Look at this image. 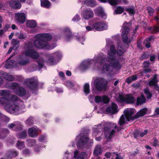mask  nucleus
Returning a JSON list of instances; mask_svg holds the SVG:
<instances>
[{"instance_id": "1", "label": "nucleus", "mask_w": 159, "mask_h": 159, "mask_svg": "<svg viewBox=\"0 0 159 159\" xmlns=\"http://www.w3.org/2000/svg\"><path fill=\"white\" fill-rule=\"evenodd\" d=\"M36 39L34 42V44L36 47L40 48L49 49L50 46L48 42L52 39V36L49 33L38 34L35 36Z\"/></svg>"}, {"instance_id": "2", "label": "nucleus", "mask_w": 159, "mask_h": 159, "mask_svg": "<svg viewBox=\"0 0 159 159\" xmlns=\"http://www.w3.org/2000/svg\"><path fill=\"white\" fill-rule=\"evenodd\" d=\"M74 37L76 38L78 41H80L82 39L83 41H84L85 39L83 37H80L79 36H75L73 34L70 29L68 27H65L62 30V34L60 37L62 39H64L66 41H69L72 39Z\"/></svg>"}, {"instance_id": "3", "label": "nucleus", "mask_w": 159, "mask_h": 159, "mask_svg": "<svg viewBox=\"0 0 159 159\" xmlns=\"http://www.w3.org/2000/svg\"><path fill=\"white\" fill-rule=\"evenodd\" d=\"M94 85L96 89L99 91L103 90L105 91L108 89V82L103 78L96 79L94 82Z\"/></svg>"}, {"instance_id": "4", "label": "nucleus", "mask_w": 159, "mask_h": 159, "mask_svg": "<svg viewBox=\"0 0 159 159\" xmlns=\"http://www.w3.org/2000/svg\"><path fill=\"white\" fill-rule=\"evenodd\" d=\"M100 60L99 62L100 65H102L105 62H108L111 65V66L115 69H120L121 68L120 65L119 61L118 60L114 61L109 58V56L106 57H102L98 58Z\"/></svg>"}, {"instance_id": "5", "label": "nucleus", "mask_w": 159, "mask_h": 159, "mask_svg": "<svg viewBox=\"0 0 159 159\" xmlns=\"http://www.w3.org/2000/svg\"><path fill=\"white\" fill-rule=\"evenodd\" d=\"M86 134L84 135L80 136L79 140L77 143L78 147L82 148H86V146L89 140V130L86 131Z\"/></svg>"}, {"instance_id": "6", "label": "nucleus", "mask_w": 159, "mask_h": 159, "mask_svg": "<svg viewBox=\"0 0 159 159\" xmlns=\"http://www.w3.org/2000/svg\"><path fill=\"white\" fill-rule=\"evenodd\" d=\"M26 84L27 88L31 91L35 90L38 86L37 81L35 79L32 78L28 79Z\"/></svg>"}, {"instance_id": "7", "label": "nucleus", "mask_w": 159, "mask_h": 159, "mask_svg": "<svg viewBox=\"0 0 159 159\" xmlns=\"http://www.w3.org/2000/svg\"><path fill=\"white\" fill-rule=\"evenodd\" d=\"M93 28L97 31H101L107 29V25L103 21L96 22L93 25Z\"/></svg>"}, {"instance_id": "8", "label": "nucleus", "mask_w": 159, "mask_h": 159, "mask_svg": "<svg viewBox=\"0 0 159 159\" xmlns=\"http://www.w3.org/2000/svg\"><path fill=\"white\" fill-rule=\"evenodd\" d=\"M5 108L8 112L11 113H14L19 111V106L15 104H9L5 106Z\"/></svg>"}, {"instance_id": "9", "label": "nucleus", "mask_w": 159, "mask_h": 159, "mask_svg": "<svg viewBox=\"0 0 159 159\" xmlns=\"http://www.w3.org/2000/svg\"><path fill=\"white\" fill-rule=\"evenodd\" d=\"M16 21L20 24H23L26 21V17L24 13H17L15 14Z\"/></svg>"}, {"instance_id": "10", "label": "nucleus", "mask_w": 159, "mask_h": 159, "mask_svg": "<svg viewBox=\"0 0 159 159\" xmlns=\"http://www.w3.org/2000/svg\"><path fill=\"white\" fill-rule=\"evenodd\" d=\"M26 56L30 57L35 59H38L39 57V54L33 49H28L25 52Z\"/></svg>"}, {"instance_id": "11", "label": "nucleus", "mask_w": 159, "mask_h": 159, "mask_svg": "<svg viewBox=\"0 0 159 159\" xmlns=\"http://www.w3.org/2000/svg\"><path fill=\"white\" fill-rule=\"evenodd\" d=\"M134 113V109H131L126 111V112L124 111V113L125 114L126 118L128 121L134 120L135 119L137 118L134 116H133V115Z\"/></svg>"}, {"instance_id": "12", "label": "nucleus", "mask_w": 159, "mask_h": 159, "mask_svg": "<svg viewBox=\"0 0 159 159\" xmlns=\"http://www.w3.org/2000/svg\"><path fill=\"white\" fill-rule=\"evenodd\" d=\"M94 12L97 16L99 17L105 19L107 16L104 12L103 8L101 7H98L95 8L94 10Z\"/></svg>"}, {"instance_id": "13", "label": "nucleus", "mask_w": 159, "mask_h": 159, "mask_svg": "<svg viewBox=\"0 0 159 159\" xmlns=\"http://www.w3.org/2000/svg\"><path fill=\"white\" fill-rule=\"evenodd\" d=\"M110 51V52L108 53V56H109V58L114 61H116L117 60L116 59L115 55L116 54V51L115 45H111Z\"/></svg>"}, {"instance_id": "14", "label": "nucleus", "mask_w": 159, "mask_h": 159, "mask_svg": "<svg viewBox=\"0 0 159 159\" xmlns=\"http://www.w3.org/2000/svg\"><path fill=\"white\" fill-rule=\"evenodd\" d=\"M117 105L114 102H112L111 106L106 108V111L109 113L114 114L117 112L118 111L117 110Z\"/></svg>"}, {"instance_id": "15", "label": "nucleus", "mask_w": 159, "mask_h": 159, "mask_svg": "<svg viewBox=\"0 0 159 159\" xmlns=\"http://www.w3.org/2000/svg\"><path fill=\"white\" fill-rule=\"evenodd\" d=\"M10 7L16 10L20 9L21 6V3L18 0H11L9 2Z\"/></svg>"}, {"instance_id": "16", "label": "nucleus", "mask_w": 159, "mask_h": 159, "mask_svg": "<svg viewBox=\"0 0 159 159\" xmlns=\"http://www.w3.org/2000/svg\"><path fill=\"white\" fill-rule=\"evenodd\" d=\"M14 93L20 97L25 96L26 93V90L24 88L19 87L17 89L14 90Z\"/></svg>"}, {"instance_id": "17", "label": "nucleus", "mask_w": 159, "mask_h": 159, "mask_svg": "<svg viewBox=\"0 0 159 159\" xmlns=\"http://www.w3.org/2000/svg\"><path fill=\"white\" fill-rule=\"evenodd\" d=\"M93 16V13L91 9L86 10L83 11V16L84 19L89 20L92 18Z\"/></svg>"}, {"instance_id": "18", "label": "nucleus", "mask_w": 159, "mask_h": 159, "mask_svg": "<svg viewBox=\"0 0 159 159\" xmlns=\"http://www.w3.org/2000/svg\"><path fill=\"white\" fill-rule=\"evenodd\" d=\"M19 152L15 150L10 149L7 152V156L9 159L16 157L18 155Z\"/></svg>"}, {"instance_id": "19", "label": "nucleus", "mask_w": 159, "mask_h": 159, "mask_svg": "<svg viewBox=\"0 0 159 159\" xmlns=\"http://www.w3.org/2000/svg\"><path fill=\"white\" fill-rule=\"evenodd\" d=\"M28 134L29 136L30 137L35 138L38 135V132L37 129L32 127L28 129Z\"/></svg>"}, {"instance_id": "20", "label": "nucleus", "mask_w": 159, "mask_h": 159, "mask_svg": "<svg viewBox=\"0 0 159 159\" xmlns=\"http://www.w3.org/2000/svg\"><path fill=\"white\" fill-rule=\"evenodd\" d=\"M2 98L5 100L11 101H16L18 99V97L15 95H11L9 93L7 97H3Z\"/></svg>"}, {"instance_id": "21", "label": "nucleus", "mask_w": 159, "mask_h": 159, "mask_svg": "<svg viewBox=\"0 0 159 159\" xmlns=\"http://www.w3.org/2000/svg\"><path fill=\"white\" fill-rule=\"evenodd\" d=\"M135 101V98L131 94H128L126 96L125 103L127 104H133Z\"/></svg>"}, {"instance_id": "22", "label": "nucleus", "mask_w": 159, "mask_h": 159, "mask_svg": "<svg viewBox=\"0 0 159 159\" xmlns=\"http://www.w3.org/2000/svg\"><path fill=\"white\" fill-rule=\"evenodd\" d=\"M146 100L143 94H142L137 98L136 104L137 106L141 105L146 102Z\"/></svg>"}, {"instance_id": "23", "label": "nucleus", "mask_w": 159, "mask_h": 159, "mask_svg": "<svg viewBox=\"0 0 159 159\" xmlns=\"http://www.w3.org/2000/svg\"><path fill=\"white\" fill-rule=\"evenodd\" d=\"M148 111V110L146 108H143L135 114V117L137 118H138L140 117L143 116L146 114Z\"/></svg>"}, {"instance_id": "24", "label": "nucleus", "mask_w": 159, "mask_h": 159, "mask_svg": "<svg viewBox=\"0 0 159 159\" xmlns=\"http://www.w3.org/2000/svg\"><path fill=\"white\" fill-rule=\"evenodd\" d=\"M91 64L90 61L89 60L83 61L80 65V68L83 70L88 69Z\"/></svg>"}, {"instance_id": "25", "label": "nucleus", "mask_w": 159, "mask_h": 159, "mask_svg": "<svg viewBox=\"0 0 159 159\" xmlns=\"http://www.w3.org/2000/svg\"><path fill=\"white\" fill-rule=\"evenodd\" d=\"M41 6L43 7L47 8H49L51 3L48 0H41Z\"/></svg>"}, {"instance_id": "26", "label": "nucleus", "mask_w": 159, "mask_h": 159, "mask_svg": "<svg viewBox=\"0 0 159 159\" xmlns=\"http://www.w3.org/2000/svg\"><path fill=\"white\" fill-rule=\"evenodd\" d=\"M84 4L88 6L91 7H94L96 5L95 0H85Z\"/></svg>"}, {"instance_id": "27", "label": "nucleus", "mask_w": 159, "mask_h": 159, "mask_svg": "<svg viewBox=\"0 0 159 159\" xmlns=\"http://www.w3.org/2000/svg\"><path fill=\"white\" fill-rule=\"evenodd\" d=\"M26 26L29 28L35 27L37 25L36 21L34 20H29L26 21Z\"/></svg>"}, {"instance_id": "28", "label": "nucleus", "mask_w": 159, "mask_h": 159, "mask_svg": "<svg viewBox=\"0 0 159 159\" xmlns=\"http://www.w3.org/2000/svg\"><path fill=\"white\" fill-rule=\"evenodd\" d=\"M15 62V61L14 60L7 61L5 65V67L7 69L12 68L14 66Z\"/></svg>"}, {"instance_id": "29", "label": "nucleus", "mask_w": 159, "mask_h": 159, "mask_svg": "<svg viewBox=\"0 0 159 159\" xmlns=\"http://www.w3.org/2000/svg\"><path fill=\"white\" fill-rule=\"evenodd\" d=\"M102 148L100 146H96L95 149L93 151V154L96 156H98L102 153Z\"/></svg>"}, {"instance_id": "30", "label": "nucleus", "mask_w": 159, "mask_h": 159, "mask_svg": "<svg viewBox=\"0 0 159 159\" xmlns=\"http://www.w3.org/2000/svg\"><path fill=\"white\" fill-rule=\"evenodd\" d=\"M125 9L123 7L121 6H118L114 10V13L116 15L120 14L123 13Z\"/></svg>"}, {"instance_id": "31", "label": "nucleus", "mask_w": 159, "mask_h": 159, "mask_svg": "<svg viewBox=\"0 0 159 159\" xmlns=\"http://www.w3.org/2000/svg\"><path fill=\"white\" fill-rule=\"evenodd\" d=\"M122 35V40L123 42L125 43L127 45L129 46L130 44L131 40L128 37V35Z\"/></svg>"}, {"instance_id": "32", "label": "nucleus", "mask_w": 159, "mask_h": 159, "mask_svg": "<svg viewBox=\"0 0 159 159\" xmlns=\"http://www.w3.org/2000/svg\"><path fill=\"white\" fill-rule=\"evenodd\" d=\"M16 135L19 138L24 139L27 136L26 131L24 130L20 133H17Z\"/></svg>"}, {"instance_id": "33", "label": "nucleus", "mask_w": 159, "mask_h": 159, "mask_svg": "<svg viewBox=\"0 0 159 159\" xmlns=\"http://www.w3.org/2000/svg\"><path fill=\"white\" fill-rule=\"evenodd\" d=\"M84 92L85 95H87L90 93V86L88 83L85 84L84 87Z\"/></svg>"}, {"instance_id": "34", "label": "nucleus", "mask_w": 159, "mask_h": 159, "mask_svg": "<svg viewBox=\"0 0 159 159\" xmlns=\"http://www.w3.org/2000/svg\"><path fill=\"white\" fill-rule=\"evenodd\" d=\"M144 92L148 99H150L152 98V93L150 92L148 88L145 89L144 90Z\"/></svg>"}, {"instance_id": "35", "label": "nucleus", "mask_w": 159, "mask_h": 159, "mask_svg": "<svg viewBox=\"0 0 159 159\" xmlns=\"http://www.w3.org/2000/svg\"><path fill=\"white\" fill-rule=\"evenodd\" d=\"M146 10L149 16H152L155 11L154 9L150 6H148L147 7Z\"/></svg>"}, {"instance_id": "36", "label": "nucleus", "mask_w": 159, "mask_h": 159, "mask_svg": "<svg viewBox=\"0 0 159 159\" xmlns=\"http://www.w3.org/2000/svg\"><path fill=\"white\" fill-rule=\"evenodd\" d=\"M107 2L111 6H116L120 3V0H107Z\"/></svg>"}, {"instance_id": "37", "label": "nucleus", "mask_w": 159, "mask_h": 159, "mask_svg": "<svg viewBox=\"0 0 159 159\" xmlns=\"http://www.w3.org/2000/svg\"><path fill=\"white\" fill-rule=\"evenodd\" d=\"M111 66V64H105L102 67V71L103 72L109 71Z\"/></svg>"}, {"instance_id": "38", "label": "nucleus", "mask_w": 159, "mask_h": 159, "mask_svg": "<svg viewBox=\"0 0 159 159\" xmlns=\"http://www.w3.org/2000/svg\"><path fill=\"white\" fill-rule=\"evenodd\" d=\"M157 81L156 77L154 76L153 79L150 80L148 83V84L150 86H154L157 84Z\"/></svg>"}, {"instance_id": "39", "label": "nucleus", "mask_w": 159, "mask_h": 159, "mask_svg": "<svg viewBox=\"0 0 159 159\" xmlns=\"http://www.w3.org/2000/svg\"><path fill=\"white\" fill-rule=\"evenodd\" d=\"M125 10L126 11L128 12L129 14L131 15H134L135 14V11H134V8L132 7L131 8L128 7L126 8L125 9Z\"/></svg>"}, {"instance_id": "40", "label": "nucleus", "mask_w": 159, "mask_h": 159, "mask_svg": "<svg viewBox=\"0 0 159 159\" xmlns=\"http://www.w3.org/2000/svg\"><path fill=\"white\" fill-rule=\"evenodd\" d=\"M47 62L51 65H54L57 63L56 60L52 57H50L47 61Z\"/></svg>"}, {"instance_id": "41", "label": "nucleus", "mask_w": 159, "mask_h": 159, "mask_svg": "<svg viewBox=\"0 0 159 159\" xmlns=\"http://www.w3.org/2000/svg\"><path fill=\"white\" fill-rule=\"evenodd\" d=\"M4 78L8 81H13L14 80V77L12 75H9L7 73L4 75Z\"/></svg>"}, {"instance_id": "42", "label": "nucleus", "mask_w": 159, "mask_h": 159, "mask_svg": "<svg viewBox=\"0 0 159 159\" xmlns=\"http://www.w3.org/2000/svg\"><path fill=\"white\" fill-rule=\"evenodd\" d=\"M24 143V142L18 141L16 144V146L18 149H21L25 146Z\"/></svg>"}, {"instance_id": "43", "label": "nucleus", "mask_w": 159, "mask_h": 159, "mask_svg": "<svg viewBox=\"0 0 159 159\" xmlns=\"http://www.w3.org/2000/svg\"><path fill=\"white\" fill-rule=\"evenodd\" d=\"M34 118L30 117L25 121L26 125L29 126H31L33 125L34 123Z\"/></svg>"}, {"instance_id": "44", "label": "nucleus", "mask_w": 159, "mask_h": 159, "mask_svg": "<svg viewBox=\"0 0 159 159\" xmlns=\"http://www.w3.org/2000/svg\"><path fill=\"white\" fill-rule=\"evenodd\" d=\"M129 30V28L127 26H124L122 31V35H128Z\"/></svg>"}, {"instance_id": "45", "label": "nucleus", "mask_w": 159, "mask_h": 159, "mask_svg": "<svg viewBox=\"0 0 159 159\" xmlns=\"http://www.w3.org/2000/svg\"><path fill=\"white\" fill-rule=\"evenodd\" d=\"M10 88L13 90V91L17 89L19 87V84L16 82L12 83L10 86Z\"/></svg>"}, {"instance_id": "46", "label": "nucleus", "mask_w": 159, "mask_h": 159, "mask_svg": "<svg viewBox=\"0 0 159 159\" xmlns=\"http://www.w3.org/2000/svg\"><path fill=\"white\" fill-rule=\"evenodd\" d=\"M87 155V153L85 152H82L75 159H85Z\"/></svg>"}, {"instance_id": "47", "label": "nucleus", "mask_w": 159, "mask_h": 159, "mask_svg": "<svg viewBox=\"0 0 159 159\" xmlns=\"http://www.w3.org/2000/svg\"><path fill=\"white\" fill-rule=\"evenodd\" d=\"M125 118L124 116L122 115L120 118L119 120V124L121 126L125 124Z\"/></svg>"}, {"instance_id": "48", "label": "nucleus", "mask_w": 159, "mask_h": 159, "mask_svg": "<svg viewBox=\"0 0 159 159\" xmlns=\"http://www.w3.org/2000/svg\"><path fill=\"white\" fill-rule=\"evenodd\" d=\"M118 101L120 102L125 103L126 97H124L121 94H119L118 96Z\"/></svg>"}, {"instance_id": "49", "label": "nucleus", "mask_w": 159, "mask_h": 159, "mask_svg": "<svg viewBox=\"0 0 159 159\" xmlns=\"http://www.w3.org/2000/svg\"><path fill=\"white\" fill-rule=\"evenodd\" d=\"M95 102L96 103L102 102V97L99 96H96L95 97Z\"/></svg>"}, {"instance_id": "50", "label": "nucleus", "mask_w": 159, "mask_h": 159, "mask_svg": "<svg viewBox=\"0 0 159 159\" xmlns=\"http://www.w3.org/2000/svg\"><path fill=\"white\" fill-rule=\"evenodd\" d=\"M9 92L6 90H0V95L7 97L8 95Z\"/></svg>"}, {"instance_id": "51", "label": "nucleus", "mask_w": 159, "mask_h": 159, "mask_svg": "<svg viewBox=\"0 0 159 159\" xmlns=\"http://www.w3.org/2000/svg\"><path fill=\"white\" fill-rule=\"evenodd\" d=\"M110 99L106 95H103L102 97V102L104 103H107L109 102Z\"/></svg>"}, {"instance_id": "52", "label": "nucleus", "mask_w": 159, "mask_h": 159, "mask_svg": "<svg viewBox=\"0 0 159 159\" xmlns=\"http://www.w3.org/2000/svg\"><path fill=\"white\" fill-rule=\"evenodd\" d=\"M36 140L35 139H32L30 140L28 143L29 146H33L36 143Z\"/></svg>"}, {"instance_id": "53", "label": "nucleus", "mask_w": 159, "mask_h": 159, "mask_svg": "<svg viewBox=\"0 0 159 159\" xmlns=\"http://www.w3.org/2000/svg\"><path fill=\"white\" fill-rule=\"evenodd\" d=\"M29 62L28 60H21L18 61V64L22 66H24L27 64Z\"/></svg>"}, {"instance_id": "54", "label": "nucleus", "mask_w": 159, "mask_h": 159, "mask_svg": "<svg viewBox=\"0 0 159 159\" xmlns=\"http://www.w3.org/2000/svg\"><path fill=\"white\" fill-rule=\"evenodd\" d=\"M142 42L140 39H138L137 41V47L141 50L143 49V47L142 45Z\"/></svg>"}, {"instance_id": "55", "label": "nucleus", "mask_w": 159, "mask_h": 159, "mask_svg": "<svg viewBox=\"0 0 159 159\" xmlns=\"http://www.w3.org/2000/svg\"><path fill=\"white\" fill-rule=\"evenodd\" d=\"M80 20V16L77 14L74 17L72 20L74 21L77 22L79 21Z\"/></svg>"}, {"instance_id": "56", "label": "nucleus", "mask_w": 159, "mask_h": 159, "mask_svg": "<svg viewBox=\"0 0 159 159\" xmlns=\"http://www.w3.org/2000/svg\"><path fill=\"white\" fill-rule=\"evenodd\" d=\"M158 26L155 25L153 28V31L155 33L159 32V23L158 24Z\"/></svg>"}, {"instance_id": "57", "label": "nucleus", "mask_w": 159, "mask_h": 159, "mask_svg": "<svg viewBox=\"0 0 159 159\" xmlns=\"http://www.w3.org/2000/svg\"><path fill=\"white\" fill-rule=\"evenodd\" d=\"M148 55L147 54L144 53H143L141 56L140 58V59L141 60H142L143 59H146L148 58Z\"/></svg>"}, {"instance_id": "58", "label": "nucleus", "mask_w": 159, "mask_h": 159, "mask_svg": "<svg viewBox=\"0 0 159 159\" xmlns=\"http://www.w3.org/2000/svg\"><path fill=\"white\" fill-rule=\"evenodd\" d=\"M155 38L154 36L152 35H151L149 37L147 38L146 39H145L144 42L145 43V42H149L150 41H152Z\"/></svg>"}, {"instance_id": "59", "label": "nucleus", "mask_w": 159, "mask_h": 159, "mask_svg": "<svg viewBox=\"0 0 159 159\" xmlns=\"http://www.w3.org/2000/svg\"><path fill=\"white\" fill-rule=\"evenodd\" d=\"M11 43L12 45H20V41L14 39L12 40Z\"/></svg>"}, {"instance_id": "60", "label": "nucleus", "mask_w": 159, "mask_h": 159, "mask_svg": "<svg viewBox=\"0 0 159 159\" xmlns=\"http://www.w3.org/2000/svg\"><path fill=\"white\" fill-rule=\"evenodd\" d=\"M66 85L68 87H72L74 85V83L70 81H68L66 82Z\"/></svg>"}, {"instance_id": "61", "label": "nucleus", "mask_w": 159, "mask_h": 159, "mask_svg": "<svg viewBox=\"0 0 159 159\" xmlns=\"http://www.w3.org/2000/svg\"><path fill=\"white\" fill-rule=\"evenodd\" d=\"M143 65L144 68L148 67L150 66V63L148 61H145L143 63Z\"/></svg>"}, {"instance_id": "62", "label": "nucleus", "mask_w": 159, "mask_h": 159, "mask_svg": "<svg viewBox=\"0 0 159 159\" xmlns=\"http://www.w3.org/2000/svg\"><path fill=\"white\" fill-rule=\"evenodd\" d=\"M0 138L4 139L7 136V135H6L5 133H4L3 131L2 130L0 132Z\"/></svg>"}, {"instance_id": "63", "label": "nucleus", "mask_w": 159, "mask_h": 159, "mask_svg": "<svg viewBox=\"0 0 159 159\" xmlns=\"http://www.w3.org/2000/svg\"><path fill=\"white\" fill-rule=\"evenodd\" d=\"M46 138V136L44 135H40L39 138V140L40 142H42L44 141Z\"/></svg>"}, {"instance_id": "64", "label": "nucleus", "mask_w": 159, "mask_h": 159, "mask_svg": "<svg viewBox=\"0 0 159 159\" xmlns=\"http://www.w3.org/2000/svg\"><path fill=\"white\" fill-rule=\"evenodd\" d=\"M140 137V133L139 131H136L134 133V137L135 139Z\"/></svg>"}]
</instances>
